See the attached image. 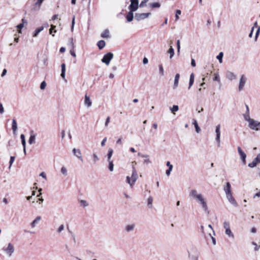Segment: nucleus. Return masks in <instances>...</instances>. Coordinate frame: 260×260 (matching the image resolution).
<instances>
[{
  "label": "nucleus",
  "instance_id": "obj_1",
  "mask_svg": "<svg viewBox=\"0 0 260 260\" xmlns=\"http://www.w3.org/2000/svg\"><path fill=\"white\" fill-rule=\"evenodd\" d=\"M189 196L200 203L205 212L208 211L207 204L201 193H199L196 189H192L189 192Z\"/></svg>",
  "mask_w": 260,
  "mask_h": 260
},
{
  "label": "nucleus",
  "instance_id": "obj_2",
  "mask_svg": "<svg viewBox=\"0 0 260 260\" xmlns=\"http://www.w3.org/2000/svg\"><path fill=\"white\" fill-rule=\"evenodd\" d=\"M132 174L131 177L129 176L126 177V182L132 187L136 182L138 179V173L135 167L133 166Z\"/></svg>",
  "mask_w": 260,
  "mask_h": 260
},
{
  "label": "nucleus",
  "instance_id": "obj_3",
  "mask_svg": "<svg viewBox=\"0 0 260 260\" xmlns=\"http://www.w3.org/2000/svg\"><path fill=\"white\" fill-rule=\"evenodd\" d=\"M3 252L9 257H11L15 251L14 246L11 243H8L2 248Z\"/></svg>",
  "mask_w": 260,
  "mask_h": 260
},
{
  "label": "nucleus",
  "instance_id": "obj_4",
  "mask_svg": "<svg viewBox=\"0 0 260 260\" xmlns=\"http://www.w3.org/2000/svg\"><path fill=\"white\" fill-rule=\"evenodd\" d=\"M188 256L192 260H198L199 252L197 248H192L188 251Z\"/></svg>",
  "mask_w": 260,
  "mask_h": 260
},
{
  "label": "nucleus",
  "instance_id": "obj_5",
  "mask_svg": "<svg viewBox=\"0 0 260 260\" xmlns=\"http://www.w3.org/2000/svg\"><path fill=\"white\" fill-rule=\"evenodd\" d=\"M113 57V54L111 52H109L104 55L101 61L102 62L105 63L106 65H109L110 61Z\"/></svg>",
  "mask_w": 260,
  "mask_h": 260
},
{
  "label": "nucleus",
  "instance_id": "obj_6",
  "mask_svg": "<svg viewBox=\"0 0 260 260\" xmlns=\"http://www.w3.org/2000/svg\"><path fill=\"white\" fill-rule=\"evenodd\" d=\"M151 15L150 13H135V19L138 21L143 20L148 18Z\"/></svg>",
  "mask_w": 260,
  "mask_h": 260
},
{
  "label": "nucleus",
  "instance_id": "obj_7",
  "mask_svg": "<svg viewBox=\"0 0 260 260\" xmlns=\"http://www.w3.org/2000/svg\"><path fill=\"white\" fill-rule=\"evenodd\" d=\"M248 126L252 129L259 131L260 130V122L253 119L252 120H250Z\"/></svg>",
  "mask_w": 260,
  "mask_h": 260
},
{
  "label": "nucleus",
  "instance_id": "obj_8",
  "mask_svg": "<svg viewBox=\"0 0 260 260\" xmlns=\"http://www.w3.org/2000/svg\"><path fill=\"white\" fill-rule=\"evenodd\" d=\"M131 4L128 6V9L131 10V11H134L137 10L138 8L139 5V1L138 0H131Z\"/></svg>",
  "mask_w": 260,
  "mask_h": 260
},
{
  "label": "nucleus",
  "instance_id": "obj_9",
  "mask_svg": "<svg viewBox=\"0 0 260 260\" xmlns=\"http://www.w3.org/2000/svg\"><path fill=\"white\" fill-rule=\"evenodd\" d=\"M246 81V78L245 77L244 75H242L239 80V87L238 89L239 91H241L243 89V88L245 86V83Z\"/></svg>",
  "mask_w": 260,
  "mask_h": 260
},
{
  "label": "nucleus",
  "instance_id": "obj_10",
  "mask_svg": "<svg viewBox=\"0 0 260 260\" xmlns=\"http://www.w3.org/2000/svg\"><path fill=\"white\" fill-rule=\"evenodd\" d=\"M259 163H260V153L258 154L255 159L251 163H249L248 166L250 168H254Z\"/></svg>",
  "mask_w": 260,
  "mask_h": 260
},
{
  "label": "nucleus",
  "instance_id": "obj_11",
  "mask_svg": "<svg viewBox=\"0 0 260 260\" xmlns=\"http://www.w3.org/2000/svg\"><path fill=\"white\" fill-rule=\"evenodd\" d=\"M237 149L240 156L241 159H242V162L244 165H245L246 164V154L242 150L240 147H238Z\"/></svg>",
  "mask_w": 260,
  "mask_h": 260
},
{
  "label": "nucleus",
  "instance_id": "obj_12",
  "mask_svg": "<svg viewBox=\"0 0 260 260\" xmlns=\"http://www.w3.org/2000/svg\"><path fill=\"white\" fill-rule=\"evenodd\" d=\"M226 197L229 202L231 203L232 205H233L235 207H237L238 206L237 203L236 202L235 199L233 198L232 193L226 194Z\"/></svg>",
  "mask_w": 260,
  "mask_h": 260
},
{
  "label": "nucleus",
  "instance_id": "obj_13",
  "mask_svg": "<svg viewBox=\"0 0 260 260\" xmlns=\"http://www.w3.org/2000/svg\"><path fill=\"white\" fill-rule=\"evenodd\" d=\"M135 226V223L129 224L125 226L124 230L127 233L132 232L134 230Z\"/></svg>",
  "mask_w": 260,
  "mask_h": 260
},
{
  "label": "nucleus",
  "instance_id": "obj_14",
  "mask_svg": "<svg viewBox=\"0 0 260 260\" xmlns=\"http://www.w3.org/2000/svg\"><path fill=\"white\" fill-rule=\"evenodd\" d=\"M223 189L226 195L232 193L231 185L229 182L226 183L225 185L223 187Z\"/></svg>",
  "mask_w": 260,
  "mask_h": 260
},
{
  "label": "nucleus",
  "instance_id": "obj_15",
  "mask_svg": "<svg viewBox=\"0 0 260 260\" xmlns=\"http://www.w3.org/2000/svg\"><path fill=\"white\" fill-rule=\"evenodd\" d=\"M72 151L76 157H77L81 161H83V159L81 155V152L80 149H76V148H74Z\"/></svg>",
  "mask_w": 260,
  "mask_h": 260
},
{
  "label": "nucleus",
  "instance_id": "obj_16",
  "mask_svg": "<svg viewBox=\"0 0 260 260\" xmlns=\"http://www.w3.org/2000/svg\"><path fill=\"white\" fill-rule=\"evenodd\" d=\"M84 105L88 108L91 107L92 105V102L90 97L87 94L85 95Z\"/></svg>",
  "mask_w": 260,
  "mask_h": 260
},
{
  "label": "nucleus",
  "instance_id": "obj_17",
  "mask_svg": "<svg viewBox=\"0 0 260 260\" xmlns=\"http://www.w3.org/2000/svg\"><path fill=\"white\" fill-rule=\"evenodd\" d=\"M45 0H37L36 2L34 5V9L35 10H38Z\"/></svg>",
  "mask_w": 260,
  "mask_h": 260
},
{
  "label": "nucleus",
  "instance_id": "obj_18",
  "mask_svg": "<svg viewBox=\"0 0 260 260\" xmlns=\"http://www.w3.org/2000/svg\"><path fill=\"white\" fill-rule=\"evenodd\" d=\"M30 136L28 140V143L31 145L35 143L36 135L32 131H30Z\"/></svg>",
  "mask_w": 260,
  "mask_h": 260
},
{
  "label": "nucleus",
  "instance_id": "obj_19",
  "mask_svg": "<svg viewBox=\"0 0 260 260\" xmlns=\"http://www.w3.org/2000/svg\"><path fill=\"white\" fill-rule=\"evenodd\" d=\"M179 78H180V75L179 74H176L175 76L174 85H173V89H176L178 87V84H179Z\"/></svg>",
  "mask_w": 260,
  "mask_h": 260
},
{
  "label": "nucleus",
  "instance_id": "obj_20",
  "mask_svg": "<svg viewBox=\"0 0 260 260\" xmlns=\"http://www.w3.org/2000/svg\"><path fill=\"white\" fill-rule=\"evenodd\" d=\"M226 78L232 81L236 79V76L234 73L229 71L226 73Z\"/></svg>",
  "mask_w": 260,
  "mask_h": 260
},
{
  "label": "nucleus",
  "instance_id": "obj_21",
  "mask_svg": "<svg viewBox=\"0 0 260 260\" xmlns=\"http://www.w3.org/2000/svg\"><path fill=\"white\" fill-rule=\"evenodd\" d=\"M41 217L40 216H37L30 223V226L32 228H34L36 224L41 220Z\"/></svg>",
  "mask_w": 260,
  "mask_h": 260
},
{
  "label": "nucleus",
  "instance_id": "obj_22",
  "mask_svg": "<svg viewBox=\"0 0 260 260\" xmlns=\"http://www.w3.org/2000/svg\"><path fill=\"white\" fill-rule=\"evenodd\" d=\"M134 11H131V10H129V12L128 13L126 16V19L127 22H130L132 21H133L134 19V14L133 12Z\"/></svg>",
  "mask_w": 260,
  "mask_h": 260
},
{
  "label": "nucleus",
  "instance_id": "obj_23",
  "mask_svg": "<svg viewBox=\"0 0 260 260\" xmlns=\"http://www.w3.org/2000/svg\"><path fill=\"white\" fill-rule=\"evenodd\" d=\"M194 74L191 73L190 75V78H189V86L188 87V89H189L191 88V87L192 86V85L194 83Z\"/></svg>",
  "mask_w": 260,
  "mask_h": 260
},
{
  "label": "nucleus",
  "instance_id": "obj_24",
  "mask_svg": "<svg viewBox=\"0 0 260 260\" xmlns=\"http://www.w3.org/2000/svg\"><path fill=\"white\" fill-rule=\"evenodd\" d=\"M103 38H109L110 37V32L108 29H105L101 35Z\"/></svg>",
  "mask_w": 260,
  "mask_h": 260
},
{
  "label": "nucleus",
  "instance_id": "obj_25",
  "mask_svg": "<svg viewBox=\"0 0 260 260\" xmlns=\"http://www.w3.org/2000/svg\"><path fill=\"white\" fill-rule=\"evenodd\" d=\"M12 129L13 130V134H15L17 130V124L16 120L14 119L12 120Z\"/></svg>",
  "mask_w": 260,
  "mask_h": 260
},
{
  "label": "nucleus",
  "instance_id": "obj_26",
  "mask_svg": "<svg viewBox=\"0 0 260 260\" xmlns=\"http://www.w3.org/2000/svg\"><path fill=\"white\" fill-rule=\"evenodd\" d=\"M61 73L60 74L61 77L62 78V79H65V73H66V64L65 63H63L61 65Z\"/></svg>",
  "mask_w": 260,
  "mask_h": 260
},
{
  "label": "nucleus",
  "instance_id": "obj_27",
  "mask_svg": "<svg viewBox=\"0 0 260 260\" xmlns=\"http://www.w3.org/2000/svg\"><path fill=\"white\" fill-rule=\"evenodd\" d=\"M44 29L43 26H41L40 27L37 28L35 29V31L34 32L32 36L34 37H36L38 35V34L42 31Z\"/></svg>",
  "mask_w": 260,
  "mask_h": 260
},
{
  "label": "nucleus",
  "instance_id": "obj_28",
  "mask_svg": "<svg viewBox=\"0 0 260 260\" xmlns=\"http://www.w3.org/2000/svg\"><path fill=\"white\" fill-rule=\"evenodd\" d=\"M113 153V150L112 149V148H109L108 152L107 153L108 161H110V160H112L111 157H112Z\"/></svg>",
  "mask_w": 260,
  "mask_h": 260
},
{
  "label": "nucleus",
  "instance_id": "obj_29",
  "mask_svg": "<svg viewBox=\"0 0 260 260\" xmlns=\"http://www.w3.org/2000/svg\"><path fill=\"white\" fill-rule=\"evenodd\" d=\"M192 124L194 125L196 131L197 133H199L201 132V128L199 127L197 121L196 119L193 120Z\"/></svg>",
  "mask_w": 260,
  "mask_h": 260
},
{
  "label": "nucleus",
  "instance_id": "obj_30",
  "mask_svg": "<svg viewBox=\"0 0 260 260\" xmlns=\"http://www.w3.org/2000/svg\"><path fill=\"white\" fill-rule=\"evenodd\" d=\"M97 45L99 49L101 50L105 46L106 43L104 40H100L98 42Z\"/></svg>",
  "mask_w": 260,
  "mask_h": 260
},
{
  "label": "nucleus",
  "instance_id": "obj_31",
  "mask_svg": "<svg viewBox=\"0 0 260 260\" xmlns=\"http://www.w3.org/2000/svg\"><path fill=\"white\" fill-rule=\"evenodd\" d=\"M149 6L152 8H158L160 7V4L157 2L150 3Z\"/></svg>",
  "mask_w": 260,
  "mask_h": 260
},
{
  "label": "nucleus",
  "instance_id": "obj_32",
  "mask_svg": "<svg viewBox=\"0 0 260 260\" xmlns=\"http://www.w3.org/2000/svg\"><path fill=\"white\" fill-rule=\"evenodd\" d=\"M168 53L170 54V58L171 59L174 55V50L172 46L168 50Z\"/></svg>",
  "mask_w": 260,
  "mask_h": 260
},
{
  "label": "nucleus",
  "instance_id": "obj_33",
  "mask_svg": "<svg viewBox=\"0 0 260 260\" xmlns=\"http://www.w3.org/2000/svg\"><path fill=\"white\" fill-rule=\"evenodd\" d=\"M225 233L226 235H228L229 237L234 238V235L231 231V229L225 231Z\"/></svg>",
  "mask_w": 260,
  "mask_h": 260
},
{
  "label": "nucleus",
  "instance_id": "obj_34",
  "mask_svg": "<svg viewBox=\"0 0 260 260\" xmlns=\"http://www.w3.org/2000/svg\"><path fill=\"white\" fill-rule=\"evenodd\" d=\"M244 118L246 121H247L249 122V123L250 122V120H252L253 119L250 118L249 113H246L243 115Z\"/></svg>",
  "mask_w": 260,
  "mask_h": 260
},
{
  "label": "nucleus",
  "instance_id": "obj_35",
  "mask_svg": "<svg viewBox=\"0 0 260 260\" xmlns=\"http://www.w3.org/2000/svg\"><path fill=\"white\" fill-rule=\"evenodd\" d=\"M170 110L171 111L172 113H174L175 112H177L179 110V107L177 105H173V107H170Z\"/></svg>",
  "mask_w": 260,
  "mask_h": 260
},
{
  "label": "nucleus",
  "instance_id": "obj_36",
  "mask_svg": "<svg viewBox=\"0 0 260 260\" xmlns=\"http://www.w3.org/2000/svg\"><path fill=\"white\" fill-rule=\"evenodd\" d=\"M223 56V53L220 52L218 55L216 56V58L219 60V62L221 63L222 62V58Z\"/></svg>",
  "mask_w": 260,
  "mask_h": 260
},
{
  "label": "nucleus",
  "instance_id": "obj_37",
  "mask_svg": "<svg viewBox=\"0 0 260 260\" xmlns=\"http://www.w3.org/2000/svg\"><path fill=\"white\" fill-rule=\"evenodd\" d=\"M223 225L225 231L231 229L230 224L229 221H224Z\"/></svg>",
  "mask_w": 260,
  "mask_h": 260
},
{
  "label": "nucleus",
  "instance_id": "obj_38",
  "mask_svg": "<svg viewBox=\"0 0 260 260\" xmlns=\"http://www.w3.org/2000/svg\"><path fill=\"white\" fill-rule=\"evenodd\" d=\"M109 162V169L111 172H112L114 170V164L113 162V160H110V161H108Z\"/></svg>",
  "mask_w": 260,
  "mask_h": 260
},
{
  "label": "nucleus",
  "instance_id": "obj_39",
  "mask_svg": "<svg viewBox=\"0 0 260 260\" xmlns=\"http://www.w3.org/2000/svg\"><path fill=\"white\" fill-rule=\"evenodd\" d=\"M80 205L83 207H87L88 205L87 202L84 200H81L80 201Z\"/></svg>",
  "mask_w": 260,
  "mask_h": 260
},
{
  "label": "nucleus",
  "instance_id": "obj_40",
  "mask_svg": "<svg viewBox=\"0 0 260 260\" xmlns=\"http://www.w3.org/2000/svg\"><path fill=\"white\" fill-rule=\"evenodd\" d=\"M61 173L64 175V176H67L68 175V171H67V169H66V167H62L61 168V170H60Z\"/></svg>",
  "mask_w": 260,
  "mask_h": 260
},
{
  "label": "nucleus",
  "instance_id": "obj_41",
  "mask_svg": "<svg viewBox=\"0 0 260 260\" xmlns=\"http://www.w3.org/2000/svg\"><path fill=\"white\" fill-rule=\"evenodd\" d=\"M220 134H218V135H216V138H215V140H216V141L217 142V146L218 147H219L220 146Z\"/></svg>",
  "mask_w": 260,
  "mask_h": 260
},
{
  "label": "nucleus",
  "instance_id": "obj_42",
  "mask_svg": "<svg viewBox=\"0 0 260 260\" xmlns=\"http://www.w3.org/2000/svg\"><path fill=\"white\" fill-rule=\"evenodd\" d=\"M92 157L94 164H95L96 161H98L99 159L98 156L95 153H93L92 154Z\"/></svg>",
  "mask_w": 260,
  "mask_h": 260
},
{
  "label": "nucleus",
  "instance_id": "obj_43",
  "mask_svg": "<svg viewBox=\"0 0 260 260\" xmlns=\"http://www.w3.org/2000/svg\"><path fill=\"white\" fill-rule=\"evenodd\" d=\"M23 27H24V25H23V24H20V23L16 26V27L18 29V33H19V34L22 33L21 29Z\"/></svg>",
  "mask_w": 260,
  "mask_h": 260
},
{
  "label": "nucleus",
  "instance_id": "obj_44",
  "mask_svg": "<svg viewBox=\"0 0 260 260\" xmlns=\"http://www.w3.org/2000/svg\"><path fill=\"white\" fill-rule=\"evenodd\" d=\"M64 229V226L63 224H61L59 228L57 229V232L58 233H60L62 231H63Z\"/></svg>",
  "mask_w": 260,
  "mask_h": 260
},
{
  "label": "nucleus",
  "instance_id": "obj_45",
  "mask_svg": "<svg viewBox=\"0 0 260 260\" xmlns=\"http://www.w3.org/2000/svg\"><path fill=\"white\" fill-rule=\"evenodd\" d=\"M213 80L214 81H217L219 83L220 82V77H219V75L218 74H214V77L213 78Z\"/></svg>",
  "mask_w": 260,
  "mask_h": 260
},
{
  "label": "nucleus",
  "instance_id": "obj_46",
  "mask_svg": "<svg viewBox=\"0 0 260 260\" xmlns=\"http://www.w3.org/2000/svg\"><path fill=\"white\" fill-rule=\"evenodd\" d=\"M216 135L220 134V125L218 124L216 126L215 128Z\"/></svg>",
  "mask_w": 260,
  "mask_h": 260
},
{
  "label": "nucleus",
  "instance_id": "obj_47",
  "mask_svg": "<svg viewBox=\"0 0 260 260\" xmlns=\"http://www.w3.org/2000/svg\"><path fill=\"white\" fill-rule=\"evenodd\" d=\"M152 202H153L152 198L151 197H149L147 200V203H148V206H150V207L152 206Z\"/></svg>",
  "mask_w": 260,
  "mask_h": 260
},
{
  "label": "nucleus",
  "instance_id": "obj_48",
  "mask_svg": "<svg viewBox=\"0 0 260 260\" xmlns=\"http://www.w3.org/2000/svg\"><path fill=\"white\" fill-rule=\"evenodd\" d=\"M159 74L161 75H164V68H163V67H162V64H160L159 66Z\"/></svg>",
  "mask_w": 260,
  "mask_h": 260
},
{
  "label": "nucleus",
  "instance_id": "obj_49",
  "mask_svg": "<svg viewBox=\"0 0 260 260\" xmlns=\"http://www.w3.org/2000/svg\"><path fill=\"white\" fill-rule=\"evenodd\" d=\"M181 14V11L180 10H177L176 11L175 18L177 20L179 19V15Z\"/></svg>",
  "mask_w": 260,
  "mask_h": 260
},
{
  "label": "nucleus",
  "instance_id": "obj_50",
  "mask_svg": "<svg viewBox=\"0 0 260 260\" xmlns=\"http://www.w3.org/2000/svg\"><path fill=\"white\" fill-rule=\"evenodd\" d=\"M14 160H15V157L14 156H11L10 157V161H9V164H10L9 169L11 168V166L12 165L14 161Z\"/></svg>",
  "mask_w": 260,
  "mask_h": 260
},
{
  "label": "nucleus",
  "instance_id": "obj_51",
  "mask_svg": "<svg viewBox=\"0 0 260 260\" xmlns=\"http://www.w3.org/2000/svg\"><path fill=\"white\" fill-rule=\"evenodd\" d=\"M176 45H177V52H178V53H179L180 50V43L179 40H177Z\"/></svg>",
  "mask_w": 260,
  "mask_h": 260
},
{
  "label": "nucleus",
  "instance_id": "obj_52",
  "mask_svg": "<svg viewBox=\"0 0 260 260\" xmlns=\"http://www.w3.org/2000/svg\"><path fill=\"white\" fill-rule=\"evenodd\" d=\"M107 137H105L103 140L101 142V146L102 147H104L105 146V144H106V143L107 142Z\"/></svg>",
  "mask_w": 260,
  "mask_h": 260
},
{
  "label": "nucleus",
  "instance_id": "obj_53",
  "mask_svg": "<svg viewBox=\"0 0 260 260\" xmlns=\"http://www.w3.org/2000/svg\"><path fill=\"white\" fill-rule=\"evenodd\" d=\"M110 121V117L109 116H108L106 118L105 123V127H107L108 126V124Z\"/></svg>",
  "mask_w": 260,
  "mask_h": 260
},
{
  "label": "nucleus",
  "instance_id": "obj_54",
  "mask_svg": "<svg viewBox=\"0 0 260 260\" xmlns=\"http://www.w3.org/2000/svg\"><path fill=\"white\" fill-rule=\"evenodd\" d=\"M75 17L74 16L73 19H72V26H71V31H73V29H74V25H75Z\"/></svg>",
  "mask_w": 260,
  "mask_h": 260
},
{
  "label": "nucleus",
  "instance_id": "obj_55",
  "mask_svg": "<svg viewBox=\"0 0 260 260\" xmlns=\"http://www.w3.org/2000/svg\"><path fill=\"white\" fill-rule=\"evenodd\" d=\"M46 86V83L45 81H43L40 85L41 89H44Z\"/></svg>",
  "mask_w": 260,
  "mask_h": 260
},
{
  "label": "nucleus",
  "instance_id": "obj_56",
  "mask_svg": "<svg viewBox=\"0 0 260 260\" xmlns=\"http://www.w3.org/2000/svg\"><path fill=\"white\" fill-rule=\"evenodd\" d=\"M148 0H144L141 2V3L140 4V7L142 8L146 6V4Z\"/></svg>",
  "mask_w": 260,
  "mask_h": 260
},
{
  "label": "nucleus",
  "instance_id": "obj_57",
  "mask_svg": "<svg viewBox=\"0 0 260 260\" xmlns=\"http://www.w3.org/2000/svg\"><path fill=\"white\" fill-rule=\"evenodd\" d=\"M172 169H172V167H170V168L166 170V174L168 176H169L170 175L171 172L172 171Z\"/></svg>",
  "mask_w": 260,
  "mask_h": 260
},
{
  "label": "nucleus",
  "instance_id": "obj_58",
  "mask_svg": "<svg viewBox=\"0 0 260 260\" xmlns=\"http://www.w3.org/2000/svg\"><path fill=\"white\" fill-rule=\"evenodd\" d=\"M259 32H260V27H258L257 28V29L256 30V34H255V40L257 39V38L259 35Z\"/></svg>",
  "mask_w": 260,
  "mask_h": 260
},
{
  "label": "nucleus",
  "instance_id": "obj_59",
  "mask_svg": "<svg viewBox=\"0 0 260 260\" xmlns=\"http://www.w3.org/2000/svg\"><path fill=\"white\" fill-rule=\"evenodd\" d=\"M4 112V108L3 107V104L0 103V113L3 114Z\"/></svg>",
  "mask_w": 260,
  "mask_h": 260
},
{
  "label": "nucleus",
  "instance_id": "obj_60",
  "mask_svg": "<svg viewBox=\"0 0 260 260\" xmlns=\"http://www.w3.org/2000/svg\"><path fill=\"white\" fill-rule=\"evenodd\" d=\"M209 235L211 236V239H212V243L214 245H215L216 244V239L215 238H214L213 236H211V234H209Z\"/></svg>",
  "mask_w": 260,
  "mask_h": 260
},
{
  "label": "nucleus",
  "instance_id": "obj_61",
  "mask_svg": "<svg viewBox=\"0 0 260 260\" xmlns=\"http://www.w3.org/2000/svg\"><path fill=\"white\" fill-rule=\"evenodd\" d=\"M50 26H51L50 29H51L53 30V32H54V33L56 32V30L55 29L56 26L54 25L53 24H51Z\"/></svg>",
  "mask_w": 260,
  "mask_h": 260
},
{
  "label": "nucleus",
  "instance_id": "obj_62",
  "mask_svg": "<svg viewBox=\"0 0 260 260\" xmlns=\"http://www.w3.org/2000/svg\"><path fill=\"white\" fill-rule=\"evenodd\" d=\"M191 65L193 67H196V65L195 60L193 58L191 59Z\"/></svg>",
  "mask_w": 260,
  "mask_h": 260
},
{
  "label": "nucleus",
  "instance_id": "obj_63",
  "mask_svg": "<svg viewBox=\"0 0 260 260\" xmlns=\"http://www.w3.org/2000/svg\"><path fill=\"white\" fill-rule=\"evenodd\" d=\"M14 36H15V37H14V41L16 43H18L19 42V36H18L16 34L14 35Z\"/></svg>",
  "mask_w": 260,
  "mask_h": 260
},
{
  "label": "nucleus",
  "instance_id": "obj_64",
  "mask_svg": "<svg viewBox=\"0 0 260 260\" xmlns=\"http://www.w3.org/2000/svg\"><path fill=\"white\" fill-rule=\"evenodd\" d=\"M148 62V60L146 57H144L143 59V63L145 64Z\"/></svg>",
  "mask_w": 260,
  "mask_h": 260
}]
</instances>
